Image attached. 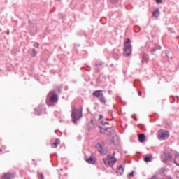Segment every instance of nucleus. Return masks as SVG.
I'll use <instances>...</instances> for the list:
<instances>
[{
    "mask_svg": "<svg viewBox=\"0 0 179 179\" xmlns=\"http://www.w3.org/2000/svg\"><path fill=\"white\" fill-rule=\"evenodd\" d=\"M149 61V56L148 55L143 53L142 55V63L148 62Z\"/></svg>",
    "mask_w": 179,
    "mask_h": 179,
    "instance_id": "obj_14",
    "label": "nucleus"
},
{
    "mask_svg": "<svg viewBox=\"0 0 179 179\" xmlns=\"http://www.w3.org/2000/svg\"><path fill=\"white\" fill-rule=\"evenodd\" d=\"M135 174V171H132L129 174V177H134Z\"/></svg>",
    "mask_w": 179,
    "mask_h": 179,
    "instance_id": "obj_26",
    "label": "nucleus"
},
{
    "mask_svg": "<svg viewBox=\"0 0 179 179\" xmlns=\"http://www.w3.org/2000/svg\"><path fill=\"white\" fill-rule=\"evenodd\" d=\"M99 128L101 129V134H105V132H108V135H114V134H115V130L111 127L103 128L101 126H99Z\"/></svg>",
    "mask_w": 179,
    "mask_h": 179,
    "instance_id": "obj_6",
    "label": "nucleus"
},
{
    "mask_svg": "<svg viewBox=\"0 0 179 179\" xmlns=\"http://www.w3.org/2000/svg\"><path fill=\"white\" fill-rule=\"evenodd\" d=\"M59 143H61V140H59V138H57L55 141V143H52V148H57V145H59Z\"/></svg>",
    "mask_w": 179,
    "mask_h": 179,
    "instance_id": "obj_17",
    "label": "nucleus"
},
{
    "mask_svg": "<svg viewBox=\"0 0 179 179\" xmlns=\"http://www.w3.org/2000/svg\"><path fill=\"white\" fill-rule=\"evenodd\" d=\"M103 120V115H99V122H100L101 124V125H110V123L103 122V120Z\"/></svg>",
    "mask_w": 179,
    "mask_h": 179,
    "instance_id": "obj_15",
    "label": "nucleus"
},
{
    "mask_svg": "<svg viewBox=\"0 0 179 179\" xmlns=\"http://www.w3.org/2000/svg\"><path fill=\"white\" fill-rule=\"evenodd\" d=\"M159 15H160V12L159 11V8H157L152 13V16L154 17H156V19H157V17H159Z\"/></svg>",
    "mask_w": 179,
    "mask_h": 179,
    "instance_id": "obj_16",
    "label": "nucleus"
},
{
    "mask_svg": "<svg viewBox=\"0 0 179 179\" xmlns=\"http://www.w3.org/2000/svg\"><path fill=\"white\" fill-rule=\"evenodd\" d=\"M57 1H61V0H57Z\"/></svg>",
    "mask_w": 179,
    "mask_h": 179,
    "instance_id": "obj_36",
    "label": "nucleus"
},
{
    "mask_svg": "<svg viewBox=\"0 0 179 179\" xmlns=\"http://www.w3.org/2000/svg\"><path fill=\"white\" fill-rule=\"evenodd\" d=\"M38 178L39 179H44V175H43V173H38Z\"/></svg>",
    "mask_w": 179,
    "mask_h": 179,
    "instance_id": "obj_24",
    "label": "nucleus"
},
{
    "mask_svg": "<svg viewBox=\"0 0 179 179\" xmlns=\"http://www.w3.org/2000/svg\"><path fill=\"white\" fill-rule=\"evenodd\" d=\"M50 94L52 95L50 97L49 100L46 101V103L49 107H52L54 104L58 103L59 97L57 94H55V90L50 91Z\"/></svg>",
    "mask_w": 179,
    "mask_h": 179,
    "instance_id": "obj_2",
    "label": "nucleus"
},
{
    "mask_svg": "<svg viewBox=\"0 0 179 179\" xmlns=\"http://www.w3.org/2000/svg\"><path fill=\"white\" fill-rule=\"evenodd\" d=\"M172 157H173L171 156V155L166 154L164 159H163L164 163H166L167 162H170V160H171Z\"/></svg>",
    "mask_w": 179,
    "mask_h": 179,
    "instance_id": "obj_12",
    "label": "nucleus"
},
{
    "mask_svg": "<svg viewBox=\"0 0 179 179\" xmlns=\"http://www.w3.org/2000/svg\"><path fill=\"white\" fill-rule=\"evenodd\" d=\"M113 156H115V152H113Z\"/></svg>",
    "mask_w": 179,
    "mask_h": 179,
    "instance_id": "obj_32",
    "label": "nucleus"
},
{
    "mask_svg": "<svg viewBox=\"0 0 179 179\" xmlns=\"http://www.w3.org/2000/svg\"><path fill=\"white\" fill-rule=\"evenodd\" d=\"M138 141L141 143H143V142L146 141V136L144 134H138Z\"/></svg>",
    "mask_w": 179,
    "mask_h": 179,
    "instance_id": "obj_11",
    "label": "nucleus"
},
{
    "mask_svg": "<svg viewBox=\"0 0 179 179\" xmlns=\"http://www.w3.org/2000/svg\"><path fill=\"white\" fill-rule=\"evenodd\" d=\"M103 160L105 166H108V167H113V165L115 164V162H117V159L110 155H108L106 159H103Z\"/></svg>",
    "mask_w": 179,
    "mask_h": 179,
    "instance_id": "obj_4",
    "label": "nucleus"
},
{
    "mask_svg": "<svg viewBox=\"0 0 179 179\" xmlns=\"http://www.w3.org/2000/svg\"><path fill=\"white\" fill-rule=\"evenodd\" d=\"M179 36L177 37V38H178Z\"/></svg>",
    "mask_w": 179,
    "mask_h": 179,
    "instance_id": "obj_35",
    "label": "nucleus"
},
{
    "mask_svg": "<svg viewBox=\"0 0 179 179\" xmlns=\"http://www.w3.org/2000/svg\"><path fill=\"white\" fill-rule=\"evenodd\" d=\"M12 178H15V176L9 173H8L7 174H5L2 178V179H12Z\"/></svg>",
    "mask_w": 179,
    "mask_h": 179,
    "instance_id": "obj_13",
    "label": "nucleus"
},
{
    "mask_svg": "<svg viewBox=\"0 0 179 179\" xmlns=\"http://www.w3.org/2000/svg\"><path fill=\"white\" fill-rule=\"evenodd\" d=\"M89 126L90 127L89 131H92V129H94V128H96V125H94V123H93V120H91V122L89 124Z\"/></svg>",
    "mask_w": 179,
    "mask_h": 179,
    "instance_id": "obj_18",
    "label": "nucleus"
},
{
    "mask_svg": "<svg viewBox=\"0 0 179 179\" xmlns=\"http://www.w3.org/2000/svg\"><path fill=\"white\" fill-rule=\"evenodd\" d=\"M110 3H113V5H115L118 3V0H109Z\"/></svg>",
    "mask_w": 179,
    "mask_h": 179,
    "instance_id": "obj_23",
    "label": "nucleus"
},
{
    "mask_svg": "<svg viewBox=\"0 0 179 179\" xmlns=\"http://www.w3.org/2000/svg\"><path fill=\"white\" fill-rule=\"evenodd\" d=\"M83 117L82 114V109H77L76 108H73L71 113V118L73 120V122L76 125L78 124V120H80Z\"/></svg>",
    "mask_w": 179,
    "mask_h": 179,
    "instance_id": "obj_1",
    "label": "nucleus"
},
{
    "mask_svg": "<svg viewBox=\"0 0 179 179\" xmlns=\"http://www.w3.org/2000/svg\"><path fill=\"white\" fill-rule=\"evenodd\" d=\"M162 57H166V58H169V52L167 50H165L162 52Z\"/></svg>",
    "mask_w": 179,
    "mask_h": 179,
    "instance_id": "obj_21",
    "label": "nucleus"
},
{
    "mask_svg": "<svg viewBox=\"0 0 179 179\" xmlns=\"http://www.w3.org/2000/svg\"><path fill=\"white\" fill-rule=\"evenodd\" d=\"M124 55L125 57H130L132 54V45H131V39L127 38V41L124 43Z\"/></svg>",
    "mask_w": 179,
    "mask_h": 179,
    "instance_id": "obj_3",
    "label": "nucleus"
},
{
    "mask_svg": "<svg viewBox=\"0 0 179 179\" xmlns=\"http://www.w3.org/2000/svg\"><path fill=\"white\" fill-rule=\"evenodd\" d=\"M116 173L117 174V176H122V174H124V166H122V165H120L117 168Z\"/></svg>",
    "mask_w": 179,
    "mask_h": 179,
    "instance_id": "obj_9",
    "label": "nucleus"
},
{
    "mask_svg": "<svg viewBox=\"0 0 179 179\" xmlns=\"http://www.w3.org/2000/svg\"><path fill=\"white\" fill-rule=\"evenodd\" d=\"M96 148L97 150L101 152V155H104V148H103V145L101 144H96Z\"/></svg>",
    "mask_w": 179,
    "mask_h": 179,
    "instance_id": "obj_10",
    "label": "nucleus"
},
{
    "mask_svg": "<svg viewBox=\"0 0 179 179\" xmlns=\"http://www.w3.org/2000/svg\"><path fill=\"white\" fill-rule=\"evenodd\" d=\"M37 55V51L36 49H31V57H34Z\"/></svg>",
    "mask_w": 179,
    "mask_h": 179,
    "instance_id": "obj_19",
    "label": "nucleus"
},
{
    "mask_svg": "<svg viewBox=\"0 0 179 179\" xmlns=\"http://www.w3.org/2000/svg\"><path fill=\"white\" fill-rule=\"evenodd\" d=\"M135 121H138V119L135 118Z\"/></svg>",
    "mask_w": 179,
    "mask_h": 179,
    "instance_id": "obj_33",
    "label": "nucleus"
},
{
    "mask_svg": "<svg viewBox=\"0 0 179 179\" xmlns=\"http://www.w3.org/2000/svg\"><path fill=\"white\" fill-rule=\"evenodd\" d=\"M85 160L87 162V163H89V164H96V158L94 157H90L89 158L87 156H85Z\"/></svg>",
    "mask_w": 179,
    "mask_h": 179,
    "instance_id": "obj_8",
    "label": "nucleus"
},
{
    "mask_svg": "<svg viewBox=\"0 0 179 179\" xmlns=\"http://www.w3.org/2000/svg\"><path fill=\"white\" fill-rule=\"evenodd\" d=\"M35 111L36 115H40V114H41V110H40L38 108H35Z\"/></svg>",
    "mask_w": 179,
    "mask_h": 179,
    "instance_id": "obj_22",
    "label": "nucleus"
},
{
    "mask_svg": "<svg viewBox=\"0 0 179 179\" xmlns=\"http://www.w3.org/2000/svg\"><path fill=\"white\" fill-rule=\"evenodd\" d=\"M138 96H142V92H138Z\"/></svg>",
    "mask_w": 179,
    "mask_h": 179,
    "instance_id": "obj_30",
    "label": "nucleus"
},
{
    "mask_svg": "<svg viewBox=\"0 0 179 179\" xmlns=\"http://www.w3.org/2000/svg\"><path fill=\"white\" fill-rule=\"evenodd\" d=\"M102 92H103L102 90H96L93 93V96L99 99L101 103L106 104L107 101H106V97H104V94H103Z\"/></svg>",
    "mask_w": 179,
    "mask_h": 179,
    "instance_id": "obj_5",
    "label": "nucleus"
},
{
    "mask_svg": "<svg viewBox=\"0 0 179 179\" xmlns=\"http://www.w3.org/2000/svg\"><path fill=\"white\" fill-rule=\"evenodd\" d=\"M163 3V0H156V3L160 4Z\"/></svg>",
    "mask_w": 179,
    "mask_h": 179,
    "instance_id": "obj_28",
    "label": "nucleus"
},
{
    "mask_svg": "<svg viewBox=\"0 0 179 179\" xmlns=\"http://www.w3.org/2000/svg\"><path fill=\"white\" fill-rule=\"evenodd\" d=\"M111 143H115V141H114V138H113Z\"/></svg>",
    "mask_w": 179,
    "mask_h": 179,
    "instance_id": "obj_29",
    "label": "nucleus"
},
{
    "mask_svg": "<svg viewBox=\"0 0 179 179\" xmlns=\"http://www.w3.org/2000/svg\"><path fill=\"white\" fill-rule=\"evenodd\" d=\"M168 138H169V133L159 131V133H158V139H162L164 141H166V139H167Z\"/></svg>",
    "mask_w": 179,
    "mask_h": 179,
    "instance_id": "obj_7",
    "label": "nucleus"
},
{
    "mask_svg": "<svg viewBox=\"0 0 179 179\" xmlns=\"http://www.w3.org/2000/svg\"><path fill=\"white\" fill-rule=\"evenodd\" d=\"M61 89H62L61 87H57V90L58 91V93H59V94H61V93H62V90Z\"/></svg>",
    "mask_w": 179,
    "mask_h": 179,
    "instance_id": "obj_25",
    "label": "nucleus"
},
{
    "mask_svg": "<svg viewBox=\"0 0 179 179\" xmlns=\"http://www.w3.org/2000/svg\"><path fill=\"white\" fill-rule=\"evenodd\" d=\"M152 160V156H148L144 157V162H145V163H149V162H150Z\"/></svg>",
    "mask_w": 179,
    "mask_h": 179,
    "instance_id": "obj_20",
    "label": "nucleus"
},
{
    "mask_svg": "<svg viewBox=\"0 0 179 179\" xmlns=\"http://www.w3.org/2000/svg\"><path fill=\"white\" fill-rule=\"evenodd\" d=\"M99 65L101 66V63H100Z\"/></svg>",
    "mask_w": 179,
    "mask_h": 179,
    "instance_id": "obj_34",
    "label": "nucleus"
},
{
    "mask_svg": "<svg viewBox=\"0 0 179 179\" xmlns=\"http://www.w3.org/2000/svg\"><path fill=\"white\" fill-rule=\"evenodd\" d=\"M155 51H156V50L154 49V50H152L151 52H155Z\"/></svg>",
    "mask_w": 179,
    "mask_h": 179,
    "instance_id": "obj_31",
    "label": "nucleus"
},
{
    "mask_svg": "<svg viewBox=\"0 0 179 179\" xmlns=\"http://www.w3.org/2000/svg\"><path fill=\"white\" fill-rule=\"evenodd\" d=\"M34 47H35L36 48H38V47H40V44H38V43H35L34 44Z\"/></svg>",
    "mask_w": 179,
    "mask_h": 179,
    "instance_id": "obj_27",
    "label": "nucleus"
}]
</instances>
